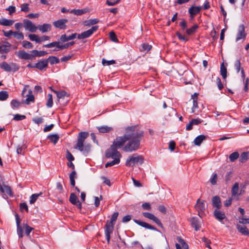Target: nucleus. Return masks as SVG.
<instances>
[{
    "instance_id": "10",
    "label": "nucleus",
    "mask_w": 249,
    "mask_h": 249,
    "mask_svg": "<svg viewBox=\"0 0 249 249\" xmlns=\"http://www.w3.org/2000/svg\"><path fill=\"white\" fill-rule=\"evenodd\" d=\"M245 28L244 24H241L239 26L235 39L236 42H238L241 39H245L247 34L245 32Z\"/></svg>"
},
{
    "instance_id": "39",
    "label": "nucleus",
    "mask_w": 249,
    "mask_h": 249,
    "mask_svg": "<svg viewBox=\"0 0 249 249\" xmlns=\"http://www.w3.org/2000/svg\"><path fill=\"white\" fill-rule=\"evenodd\" d=\"M227 68L224 66V63H222L220 66V74L223 79H225L227 77Z\"/></svg>"
},
{
    "instance_id": "15",
    "label": "nucleus",
    "mask_w": 249,
    "mask_h": 249,
    "mask_svg": "<svg viewBox=\"0 0 249 249\" xmlns=\"http://www.w3.org/2000/svg\"><path fill=\"white\" fill-rule=\"evenodd\" d=\"M68 20L67 19H61L53 22L54 26L60 29H64L66 28V23Z\"/></svg>"
},
{
    "instance_id": "49",
    "label": "nucleus",
    "mask_w": 249,
    "mask_h": 249,
    "mask_svg": "<svg viewBox=\"0 0 249 249\" xmlns=\"http://www.w3.org/2000/svg\"><path fill=\"white\" fill-rule=\"evenodd\" d=\"M248 159V153L243 152L241 154L239 161L242 162H245Z\"/></svg>"
},
{
    "instance_id": "38",
    "label": "nucleus",
    "mask_w": 249,
    "mask_h": 249,
    "mask_svg": "<svg viewBox=\"0 0 249 249\" xmlns=\"http://www.w3.org/2000/svg\"><path fill=\"white\" fill-rule=\"evenodd\" d=\"M76 177V171L73 170L70 175V183L72 186H75V178Z\"/></svg>"
},
{
    "instance_id": "48",
    "label": "nucleus",
    "mask_w": 249,
    "mask_h": 249,
    "mask_svg": "<svg viewBox=\"0 0 249 249\" xmlns=\"http://www.w3.org/2000/svg\"><path fill=\"white\" fill-rule=\"evenodd\" d=\"M22 44V46L25 48L32 49L34 47L33 44L28 41H23Z\"/></svg>"
},
{
    "instance_id": "54",
    "label": "nucleus",
    "mask_w": 249,
    "mask_h": 249,
    "mask_svg": "<svg viewBox=\"0 0 249 249\" xmlns=\"http://www.w3.org/2000/svg\"><path fill=\"white\" fill-rule=\"evenodd\" d=\"M21 11L25 12H28L30 11L29 4L27 3H23L21 5Z\"/></svg>"
},
{
    "instance_id": "37",
    "label": "nucleus",
    "mask_w": 249,
    "mask_h": 249,
    "mask_svg": "<svg viewBox=\"0 0 249 249\" xmlns=\"http://www.w3.org/2000/svg\"><path fill=\"white\" fill-rule=\"evenodd\" d=\"M239 190V184L238 182H235L233 185L231 189V195L232 196H236Z\"/></svg>"
},
{
    "instance_id": "28",
    "label": "nucleus",
    "mask_w": 249,
    "mask_h": 249,
    "mask_svg": "<svg viewBox=\"0 0 249 249\" xmlns=\"http://www.w3.org/2000/svg\"><path fill=\"white\" fill-rule=\"evenodd\" d=\"M26 96L27 97V98L24 102L26 104L29 105L30 102H34L35 97L31 90L30 89L28 91V94Z\"/></svg>"
},
{
    "instance_id": "61",
    "label": "nucleus",
    "mask_w": 249,
    "mask_h": 249,
    "mask_svg": "<svg viewBox=\"0 0 249 249\" xmlns=\"http://www.w3.org/2000/svg\"><path fill=\"white\" fill-rule=\"evenodd\" d=\"M202 241L205 243V246L208 248L211 249V246L210 245V244L211 243L210 240H209L208 238H207L205 237H203L202 238Z\"/></svg>"
},
{
    "instance_id": "41",
    "label": "nucleus",
    "mask_w": 249,
    "mask_h": 249,
    "mask_svg": "<svg viewBox=\"0 0 249 249\" xmlns=\"http://www.w3.org/2000/svg\"><path fill=\"white\" fill-rule=\"evenodd\" d=\"M152 46L148 43H143L141 45L140 50L141 52H148L151 50Z\"/></svg>"
},
{
    "instance_id": "46",
    "label": "nucleus",
    "mask_w": 249,
    "mask_h": 249,
    "mask_svg": "<svg viewBox=\"0 0 249 249\" xmlns=\"http://www.w3.org/2000/svg\"><path fill=\"white\" fill-rule=\"evenodd\" d=\"M42 194V193H40L39 194H33L31 197H30V203L31 204H33L36 201V200L37 198H38V197L41 195Z\"/></svg>"
},
{
    "instance_id": "43",
    "label": "nucleus",
    "mask_w": 249,
    "mask_h": 249,
    "mask_svg": "<svg viewBox=\"0 0 249 249\" xmlns=\"http://www.w3.org/2000/svg\"><path fill=\"white\" fill-rule=\"evenodd\" d=\"M48 99L46 103V106L48 107H51L53 105V96L51 94H48Z\"/></svg>"
},
{
    "instance_id": "7",
    "label": "nucleus",
    "mask_w": 249,
    "mask_h": 249,
    "mask_svg": "<svg viewBox=\"0 0 249 249\" xmlns=\"http://www.w3.org/2000/svg\"><path fill=\"white\" fill-rule=\"evenodd\" d=\"M0 68L7 72H16L19 69V66L15 63L8 64L6 62L0 63Z\"/></svg>"
},
{
    "instance_id": "64",
    "label": "nucleus",
    "mask_w": 249,
    "mask_h": 249,
    "mask_svg": "<svg viewBox=\"0 0 249 249\" xmlns=\"http://www.w3.org/2000/svg\"><path fill=\"white\" fill-rule=\"evenodd\" d=\"M33 121L35 123H36L37 124H41L42 123H43V119L41 117H36V118H34L33 119Z\"/></svg>"
},
{
    "instance_id": "56",
    "label": "nucleus",
    "mask_w": 249,
    "mask_h": 249,
    "mask_svg": "<svg viewBox=\"0 0 249 249\" xmlns=\"http://www.w3.org/2000/svg\"><path fill=\"white\" fill-rule=\"evenodd\" d=\"M176 35L178 37V39L181 41L186 42L188 40V39L185 36L182 35L178 32L176 33Z\"/></svg>"
},
{
    "instance_id": "59",
    "label": "nucleus",
    "mask_w": 249,
    "mask_h": 249,
    "mask_svg": "<svg viewBox=\"0 0 249 249\" xmlns=\"http://www.w3.org/2000/svg\"><path fill=\"white\" fill-rule=\"evenodd\" d=\"M234 67L236 70L237 72H239L241 69V63L240 60H236L235 62Z\"/></svg>"
},
{
    "instance_id": "9",
    "label": "nucleus",
    "mask_w": 249,
    "mask_h": 249,
    "mask_svg": "<svg viewBox=\"0 0 249 249\" xmlns=\"http://www.w3.org/2000/svg\"><path fill=\"white\" fill-rule=\"evenodd\" d=\"M111 222H109V221H107L106 223V225L105 226V232L106 237V239L108 243H109L110 239V234L112 233L114 226L113 224L111 223Z\"/></svg>"
},
{
    "instance_id": "2",
    "label": "nucleus",
    "mask_w": 249,
    "mask_h": 249,
    "mask_svg": "<svg viewBox=\"0 0 249 249\" xmlns=\"http://www.w3.org/2000/svg\"><path fill=\"white\" fill-rule=\"evenodd\" d=\"M89 133L88 132H81L77 136V140L74 148L79 150L83 153H88L91 148L90 144L84 143L85 140L89 137Z\"/></svg>"
},
{
    "instance_id": "12",
    "label": "nucleus",
    "mask_w": 249,
    "mask_h": 249,
    "mask_svg": "<svg viewBox=\"0 0 249 249\" xmlns=\"http://www.w3.org/2000/svg\"><path fill=\"white\" fill-rule=\"evenodd\" d=\"M142 214L144 217L152 220L160 227L163 228V225L159 219L155 216L153 214L148 212H143Z\"/></svg>"
},
{
    "instance_id": "16",
    "label": "nucleus",
    "mask_w": 249,
    "mask_h": 249,
    "mask_svg": "<svg viewBox=\"0 0 249 249\" xmlns=\"http://www.w3.org/2000/svg\"><path fill=\"white\" fill-rule=\"evenodd\" d=\"M133 221L135 223L137 224L138 225H139L143 228H145V229L151 230H153V231H157L156 228L147 223L146 222H143L141 220L135 219H133Z\"/></svg>"
},
{
    "instance_id": "25",
    "label": "nucleus",
    "mask_w": 249,
    "mask_h": 249,
    "mask_svg": "<svg viewBox=\"0 0 249 249\" xmlns=\"http://www.w3.org/2000/svg\"><path fill=\"white\" fill-rule=\"evenodd\" d=\"M0 191L2 193H5L6 194L11 196H13V193L11 188L6 185L0 184Z\"/></svg>"
},
{
    "instance_id": "44",
    "label": "nucleus",
    "mask_w": 249,
    "mask_h": 249,
    "mask_svg": "<svg viewBox=\"0 0 249 249\" xmlns=\"http://www.w3.org/2000/svg\"><path fill=\"white\" fill-rule=\"evenodd\" d=\"M239 153L237 152H234L229 156V159L231 161L233 162L239 158Z\"/></svg>"
},
{
    "instance_id": "58",
    "label": "nucleus",
    "mask_w": 249,
    "mask_h": 249,
    "mask_svg": "<svg viewBox=\"0 0 249 249\" xmlns=\"http://www.w3.org/2000/svg\"><path fill=\"white\" fill-rule=\"evenodd\" d=\"M142 208L144 210L150 211L151 210V206L149 203L145 202L142 205Z\"/></svg>"
},
{
    "instance_id": "63",
    "label": "nucleus",
    "mask_w": 249,
    "mask_h": 249,
    "mask_svg": "<svg viewBox=\"0 0 249 249\" xmlns=\"http://www.w3.org/2000/svg\"><path fill=\"white\" fill-rule=\"evenodd\" d=\"M179 25L180 26L181 29L184 30L186 29L187 27V22L185 19H182V20L179 23Z\"/></svg>"
},
{
    "instance_id": "14",
    "label": "nucleus",
    "mask_w": 249,
    "mask_h": 249,
    "mask_svg": "<svg viewBox=\"0 0 249 249\" xmlns=\"http://www.w3.org/2000/svg\"><path fill=\"white\" fill-rule=\"evenodd\" d=\"M69 201L71 204L76 206L79 209H81V203L80 202L77 196L74 193H73L71 194Z\"/></svg>"
},
{
    "instance_id": "5",
    "label": "nucleus",
    "mask_w": 249,
    "mask_h": 249,
    "mask_svg": "<svg viewBox=\"0 0 249 249\" xmlns=\"http://www.w3.org/2000/svg\"><path fill=\"white\" fill-rule=\"evenodd\" d=\"M144 159L142 156L137 154H133L129 156L126 160L125 165L126 166H133L135 164H142L143 163Z\"/></svg>"
},
{
    "instance_id": "3",
    "label": "nucleus",
    "mask_w": 249,
    "mask_h": 249,
    "mask_svg": "<svg viewBox=\"0 0 249 249\" xmlns=\"http://www.w3.org/2000/svg\"><path fill=\"white\" fill-rule=\"evenodd\" d=\"M106 156L107 158L113 159L112 161L108 162L105 164L106 168L118 164L120 162L121 155L119 152H112L111 149L107 150L106 152Z\"/></svg>"
},
{
    "instance_id": "36",
    "label": "nucleus",
    "mask_w": 249,
    "mask_h": 249,
    "mask_svg": "<svg viewBox=\"0 0 249 249\" xmlns=\"http://www.w3.org/2000/svg\"><path fill=\"white\" fill-rule=\"evenodd\" d=\"M47 138L54 144H55L59 140V137L57 134H52L48 136Z\"/></svg>"
},
{
    "instance_id": "23",
    "label": "nucleus",
    "mask_w": 249,
    "mask_h": 249,
    "mask_svg": "<svg viewBox=\"0 0 249 249\" xmlns=\"http://www.w3.org/2000/svg\"><path fill=\"white\" fill-rule=\"evenodd\" d=\"M192 226L195 228L196 231L200 230V225L199 219L196 217H193L191 219Z\"/></svg>"
},
{
    "instance_id": "20",
    "label": "nucleus",
    "mask_w": 249,
    "mask_h": 249,
    "mask_svg": "<svg viewBox=\"0 0 249 249\" xmlns=\"http://www.w3.org/2000/svg\"><path fill=\"white\" fill-rule=\"evenodd\" d=\"M212 202L213 207L216 208V209H219L221 208L222 204L219 196H213L212 198Z\"/></svg>"
},
{
    "instance_id": "55",
    "label": "nucleus",
    "mask_w": 249,
    "mask_h": 249,
    "mask_svg": "<svg viewBox=\"0 0 249 249\" xmlns=\"http://www.w3.org/2000/svg\"><path fill=\"white\" fill-rule=\"evenodd\" d=\"M109 37L110 39L113 42H117L118 41L115 33L113 31L109 33Z\"/></svg>"
},
{
    "instance_id": "6",
    "label": "nucleus",
    "mask_w": 249,
    "mask_h": 249,
    "mask_svg": "<svg viewBox=\"0 0 249 249\" xmlns=\"http://www.w3.org/2000/svg\"><path fill=\"white\" fill-rule=\"evenodd\" d=\"M195 209L197 212L198 215L202 217L205 215V211L206 209L205 201L198 198L195 205Z\"/></svg>"
},
{
    "instance_id": "11",
    "label": "nucleus",
    "mask_w": 249,
    "mask_h": 249,
    "mask_svg": "<svg viewBox=\"0 0 249 249\" xmlns=\"http://www.w3.org/2000/svg\"><path fill=\"white\" fill-rule=\"evenodd\" d=\"M24 27L26 30H28L32 33L36 32L37 26H36L31 20L25 19L23 20Z\"/></svg>"
},
{
    "instance_id": "45",
    "label": "nucleus",
    "mask_w": 249,
    "mask_h": 249,
    "mask_svg": "<svg viewBox=\"0 0 249 249\" xmlns=\"http://www.w3.org/2000/svg\"><path fill=\"white\" fill-rule=\"evenodd\" d=\"M177 240L178 241V242L181 245L182 248L183 249H188V244L185 242V241L182 239L180 237H177Z\"/></svg>"
},
{
    "instance_id": "30",
    "label": "nucleus",
    "mask_w": 249,
    "mask_h": 249,
    "mask_svg": "<svg viewBox=\"0 0 249 249\" xmlns=\"http://www.w3.org/2000/svg\"><path fill=\"white\" fill-rule=\"evenodd\" d=\"M206 139V136L200 135L196 137L194 140V142L196 145H200L201 142Z\"/></svg>"
},
{
    "instance_id": "26",
    "label": "nucleus",
    "mask_w": 249,
    "mask_h": 249,
    "mask_svg": "<svg viewBox=\"0 0 249 249\" xmlns=\"http://www.w3.org/2000/svg\"><path fill=\"white\" fill-rule=\"evenodd\" d=\"M56 190L57 195H59L58 196V199H60V197H62L63 196H65L66 195L64 194V191L63 188V186L60 182H57L56 184Z\"/></svg>"
},
{
    "instance_id": "42",
    "label": "nucleus",
    "mask_w": 249,
    "mask_h": 249,
    "mask_svg": "<svg viewBox=\"0 0 249 249\" xmlns=\"http://www.w3.org/2000/svg\"><path fill=\"white\" fill-rule=\"evenodd\" d=\"M29 39L32 41H35L36 43H40V37L36 34H30L29 35Z\"/></svg>"
},
{
    "instance_id": "47",
    "label": "nucleus",
    "mask_w": 249,
    "mask_h": 249,
    "mask_svg": "<svg viewBox=\"0 0 249 249\" xmlns=\"http://www.w3.org/2000/svg\"><path fill=\"white\" fill-rule=\"evenodd\" d=\"M8 98V93L7 91H1L0 92V100L4 101Z\"/></svg>"
},
{
    "instance_id": "62",
    "label": "nucleus",
    "mask_w": 249,
    "mask_h": 249,
    "mask_svg": "<svg viewBox=\"0 0 249 249\" xmlns=\"http://www.w3.org/2000/svg\"><path fill=\"white\" fill-rule=\"evenodd\" d=\"M26 118L25 115L20 114H16L14 117V120L16 121H20Z\"/></svg>"
},
{
    "instance_id": "1",
    "label": "nucleus",
    "mask_w": 249,
    "mask_h": 249,
    "mask_svg": "<svg viewBox=\"0 0 249 249\" xmlns=\"http://www.w3.org/2000/svg\"><path fill=\"white\" fill-rule=\"evenodd\" d=\"M143 137V132L139 129L138 125L128 126L125 128V132L123 137L117 138L113 144L107 150H112V152H118V148L122 147L124 143L128 141L123 147V150L126 152H132L137 150L140 146V142Z\"/></svg>"
},
{
    "instance_id": "32",
    "label": "nucleus",
    "mask_w": 249,
    "mask_h": 249,
    "mask_svg": "<svg viewBox=\"0 0 249 249\" xmlns=\"http://www.w3.org/2000/svg\"><path fill=\"white\" fill-rule=\"evenodd\" d=\"M14 22V20L11 19H7L6 18H2L0 20V24L3 26H11Z\"/></svg>"
},
{
    "instance_id": "19",
    "label": "nucleus",
    "mask_w": 249,
    "mask_h": 249,
    "mask_svg": "<svg viewBox=\"0 0 249 249\" xmlns=\"http://www.w3.org/2000/svg\"><path fill=\"white\" fill-rule=\"evenodd\" d=\"M201 9V6H192L189 9L188 12L192 19H193L194 16L200 12Z\"/></svg>"
},
{
    "instance_id": "17",
    "label": "nucleus",
    "mask_w": 249,
    "mask_h": 249,
    "mask_svg": "<svg viewBox=\"0 0 249 249\" xmlns=\"http://www.w3.org/2000/svg\"><path fill=\"white\" fill-rule=\"evenodd\" d=\"M90 11V10L89 8L86 7L82 9H72L70 11V13L75 15L81 16Z\"/></svg>"
},
{
    "instance_id": "13",
    "label": "nucleus",
    "mask_w": 249,
    "mask_h": 249,
    "mask_svg": "<svg viewBox=\"0 0 249 249\" xmlns=\"http://www.w3.org/2000/svg\"><path fill=\"white\" fill-rule=\"evenodd\" d=\"M16 55L20 59L32 60V56L24 50H20L16 53Z\"/></svg>"
},
{
    "instance_id": "31",
    "label": "nucleus",
    "mask_w": 249,
    "mask_h": 249,
    "mask_svg": "<svg viewBox=\"0 0 249 249\" xmlns=\"http://www.w3.org/2000/svg\"><path fill=\"white\" fill-rule=\"evenodd\" d=\"M97 129L99 130V132L102 133L109 132L113 129V128L111 127H109L107 125L98 126L97 127Z\"/></svg>"
},
{
    "instance_id": "34",
    "label": "nucleus",
    "mask_w": 249,
    "mask_h": 249,
    "mask_svg": "<svg viewBox=\"0 0 249 249\" xmlns=\"http://www.w3.org/2000/svg\"><path fill=\"white\" fill-rule=\"evenodd\" d=\"M54 93L56 94L58 101H60V99H64L65 96H67V93L65 91H57L53 90Z\"/></svg>"
},
{
    "instance_id": "52",
    "label": "nucleus",
    "mask_w": 249,
    "mask_h": 249,
    "mask_svg": "<svg viewBox=\"0 0 249 249\" xmlns=\"http://www.w3.org/2000/svg\"><path fill=\"white\" fill-rule=\"evenodd\" d=\"M119 213L118 212H115L113 213L112 215L111 220L109 222H111V224L115 225V221H116L117 217L118 216Z\"/></svg>"
},
{
    "instance_id": "57",
    "label": "nucleus",
    "mask_w": 249,
    "mask_h": 249,
    "mask_svg": "<svg viewBox=\"0 0 249 249\" xmlns=\"http://www.w3.org/2000/svg\"><path fill=\"white\" fill-rule=\"evenodd\" d=\"M102 63L103 65H110L112 64H114L115 63V61L112 60L110 61L106 60L105 59H103L102 61Z\"/></svg>"
},
{
    "instance_id": "60",
    "label": "nucleus",
    "mask_w": 249,
    "mask_h": 249,
    "mask_svg": "<svg viewBox=\"0 0 249 249\" xmlns=\"http://www.w3.org/2000/svg\"><path fill=\"white\" fill-rule=\"evenodd\" d=\"M217 179V175L216 173H214L213 175V177L210 179V182L212 185H215L216 183Z\"/></svg>"
},
{
    "instance_id": "18",
    "label": "nucleus",
    "mask_w": 249,
    "mask_h": 249,
    "mask_svg": "<svg viewBox=\"0 0 249 249\" xmlns=\"http://www.w3.org/2000/svg\"><path fill=\"white\" fill-rule=\"evenodd\" d=\"M213 215L215 218L220 222H221L226 218L225 213L219 209H216L214 211Z\"/></svg>"
},
{
    "instance_id": "53",
    "label": "nucleus",
    "mask_w": 249,
    "mask_h": 249,
    "mask_svg": "<svg viewBox=\"0 0 249 249\" xmlns=\"http://www.w3.org/2000/svg\"><path fill=\"white\" fill-rule=\"evenodd\" d=\"M24 227L25 228V234L28 236H29L30 232L34 230V229L27 224L25 225Z\"/></svg>"
},
{
    "instance_id": "35",
    "label": "nucleus",
    "mask_w": 249,
    "mask_h": 249,
    "mask_svg": "<svg viewBox=\"0 0 249 249\" xmlns=\"http://www.w3.org/2000/svg\"><path fill=\"white\" fill-rule=\"evenodd\" d=\"M198 26L197 24H195L192 26L190 28L187 29L186 30V33L187 35L190 36L194 34L196 31Z\"/></svg>"
},
{
    "instance_id": "50",
    "label": "nucleus",
    "mask_w": 249,
    "mask_h": 249,
    "mask_svg": "<svg viewBox=\"0 0 249 249\" xmlns=\"http://www.w3.org/2000/svg\"><path fill=\"white\" fill-rule=\"evenodd\" d=\"M13 36L18 39L22 40L24 38V35L21 32H14Z\"/></svg>"
},
{
    "instance_id": "21",
    "label": "nucleus",
    "mask_w": 249,
    "mask_h": 249,
    "mask_svg": "<svg viewBox=\"0 0 249 249\" xmlns=\"http://www.w3.org/2000/svg\"><path fill=\"white\" fill-rule=\"evenodd\" d=\"M37 29L43 33L48 32L51 30L52 26L50 24L44 23L42 25H38Z\"/></svg>"
},
{
    "instance_id": "51",
    "label": "nucleus",
    "mask_w": 249,
    "mask_h": 249,
    "mask_svg": "<svg viewBox=\"0 0 249 249\" xmlns=\"http://www.w3.org/2000/svg\"><path fill=\"white\" fill-rule=\"evenodd\" d=\"M11 105L13 108H18L21 105V103L17 100H13L11 102Z\"/></svg>"
},
{
    "instance_id": "33",
    "label": "nucleus",
    "mask_w": 249,
    "mask_h": 249,
    "mask_svg": "<svg viewBox=\"0 0 249 249\" xmlns=\"http://www.w3.org/2000/svg\"><path fill=\"white\" fill-rule=\"evenodd\" d=\"M11 44L9 43H7L6 45L0 46V53H7L10 52L9 47Z\"/></svg>"
},
{
    "instance_id": "40",
    "label": "nucleus",
    "mask_w": 249,
    "mask_h": 249,
    "mask_svg": "<svg viewBox=\"0 0 249 249\" xmlns=\"http://www.w3.org/2000/svg\"><path fill=\"white\" fill-rule=\"evenodd\" d=\"M51 65L57 64L59 62V59L56 56H51L49 57L47 60Z\"/></svg>"
},
{
    "instance_id": "8",
    "label": "nucleus",
    "mask_w": 249,
    "mask_h": 249,
    "mask_svg": "<svg viewBox=\"0 0 249 249\" xmlns=\"http://www.w3.org/2000/svg\"><path fill=\"white\" fill-rule=\"evenodd\" d=\"M98 26H94L90 29L80 34H77V37L79 39H85L89 37L93 33L96 31L98 29Z\"/></svg>"
},
{
    "instance_id": "29",
    "label": "nucleus",
    "mask_w": 249,
    "mask_h": 249,
    "mask_svg": "<svg viewBox=\"0 0 249 249\" xmlns=\"http://www.w3.org/2000/svg\"><path fill=\"white\" fill-rule=\"evenodd\" d=\"M99 22V19L98 18L90 19L87 20H85L83 22V24L85 26H90L91 25H95Z\"/></svg>"
},
{
    "instance_id": "24",
    "label": "nucleus",
    "mask_w": 249,
    "mask_h": 249,
    "mask_svg": "<svg viewBox=\"0 0 249 249\" xmlns=\"http://www.w3.org/2000/svg\"><path fill=\"white\" fill-rule=\"evenodd\" d=\"M48 66V61L47 60H42L39 61L37 63H36L34 68H36L39 70H42L44 68H46Z\"/></svg>"
},
{
    "instance_id": "4",
    "label": "nucleus",
    "mask_w": 249,
    "mask_h": 249,
    "mask_svg": "<svg viewBox=\"0 0 249 249\" xmlns=\"http://www.w3.org/2000/svg\"><path fill=\"white\" fill-rule=\"evenodd\" d=\"M74 44V41H71L69 43H65L64 44H61L60 41H54L49 44L44 45L43 47L48 48L55 47L54 49L53 50V51L56 52L63 49H67L70 46H72Z\"/></svg>"
},
{
    "instance_id": "22",
    "label": "nucleus",
    "mask_w": 249,
    "mask_h": 249,
    "mask_svg": "<svg viewBox=\"0 0 249 249\" xmlns=\"http://www.w3.org/2000/svg\"><path fill=\"white\" fill-rule=\"evenodd\" d=\"M77 35V34L76 33L72 34L69 36H66V35L65 34L62 35V36H61L59 40L61 42H65L69 40H71L75 38L76 37Z\"/></svg>"
},
{
    "instance_id": "27",
    "label": "nucleus",
    "mask_w": 249,
    "mask_h": 249,
    "mask_svg": "<svg viewBox=\"0 0 249 249\" xmlns=\"http://www.w3.org/2000/svg\"><path fill=\"white\" fill-rule=\"evenodd\" d=\"M238 231L245 235H249V229L244 225H237L236 226Z\"/></svg>"
}]
</instances>
